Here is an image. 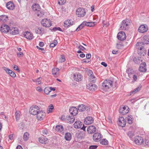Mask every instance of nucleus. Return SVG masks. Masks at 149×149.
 Here are the masks:
<instances>
[{"mask_svg":"<svg viewBox=\"0 0 149 149\" xmlns=\"http://www.w3.org/2000/svg\"><path fill=\"white\" fill-rule=\"evenodd\" d=\"M113 82L109 79L105 80L102 83V86L106 89L109 88L113 86Z\"/></svg>","mask_w":149,"mask_h":149,"instance_id":"nucleus-1","label":"nucleus"},{"mask_svg":"<svg viewBox=\"0 0 149 149\" xmlns=\"http://www.w3.org/2000/svg\"><path fill=\"white\" fill-rule=\"evenodd\" d=\"M128 19H126L122 21L120 25V29L121 30H127L129 27Z\"/></svg>","mask_w":149,"mask_h":149,"instance_id":"nucleus-2","label":"nucleus"},{"mask_svg":"<svg viewBox=\"0 0 149 149\" xmlns=\"http://www.w3.org/2000/svg\"><path fill=\"white\" fill-rule=\"evenodd\" d=\"M143 42H138L136 44V46H142L143 44H149V36L145 35L143 38Z\"/></svg>","mask_w":149,"mask_h":149,"instance_id":"nucleus-3","label":"nucleus"},{"mask_svg":"<svg viewBox=\"0 0 149 149\" xmlns=\"http://www.w3.org/2000/svg\"><path fill=\"white\" fill-rule=\"evenodd\" d=\"M86 12L84 9L79 8H78L76 12V14L78 17H83L85 16Z\"/></svg>","mask_w":149,"mask_h":149,"instance_id":"nucleus-4","label":"nucleus"},{"mask_svg":"<svg viewBox=\"0 0 149 149\" xmlns=\"http://www.w3.org/2000/svg\"><path fill=\"white\" fill-rule=\"evenodd\" d=\"M40 110L39 107L36 105L32 106L29 110L30 113L33 115H36L38 111Z\"/></svg>","mask_w":149,"mask_h":149,"instance_id":"nucleus-5","label":"nucleus"},{"mask_svg":"<svg viewBox=\"0 0 149 149\" xmlns=\"http://www.w3.org/2000/svg\"><path fill=\"white\" fill-rule=\"evenodd\" d=\"M42 25L44 27H49L52 25V23L50 19H43L41 22Z\"/></svg>","mask_w":149,"mask_h":149,"instance_id":"nucleus-6","label":"nucleus"},{"mask_svg":"<svg viewBox=\"0 0 149 149\" xmlns=\"http://www.w3.org/2000/svg\"><path fill=\"white\" fill-rule=\"evenodd\" d=\"M148 30V26L146 24H141L139 27L138 31L139 32L143 33L147 32Z\"/></svg>","mask_w":149,"mask_h":149,"instance_id":"nucleus-7","label":"nucleus"},{"mask_svg":"<svg viewBox=\"0 0 149 149\" xmlns=\"http://www.w3.org/2000/svg\"><path fill=\"white\" fill-rule=\"evenodd\" d=\"M77 110L78 111L82 112L86 110L87 111L90 110V107L88 106H86L83 104L79 105L78 107Z\"/></svg>","mask_w":149,"mask_h":149,"instance_id":"nucleus-8","label":"nucleus"},{"mask_svg":"<svg viewBox=\"0 0 149 149\" xmlns=\"http://www.w3.org/2000/svg\"><path fill=\"white\" fill-rule=\"evenodd\" d=\"M10 28L7 24H3L1 25L0 28L1 32L3 33H7L9 32Z\"/></svg>","mask_w":149,"mask_h":149,"instance_id":"nucleus-9","label":"nucleus"},{"mask_svg":"<svg viewBox=\"0 0 149 149\" xmlns=\"http://www.w3.org/2000/svg\"><path fill=\"white\" fill-rule=\"evenodd\" d=\"M129 108L127 106H124L123 107H120L119 109V112L123 115H125L129 112Z\"/></svg>","mask_w":149,"mask_h":149,"instance_id":"nucleus-10","label":"nucleus"},{"mask_svg":"<svg viewBox=\"0 0 149 149\" xmlns=\"http://www.w3.org/2000/svg\"><path fill=\"white\" fill-rule=\"evenodd\" d=\"M134 141L136 144L138 145L141 144L144 142L143 138L139 136H137L135 137Z\"/></svg>","mask_w":149,"mask_h":149,"instance_id":"nucleus-11","label":"nucleus"},{"mask_svg":"<svg viewBox=\"0 0 149 149\" xmlns=\"http://www.w3.org/2000/svg\"><path fill=\"white\" fill-rule=\"evenodd\" d=\"M137 48L139 49L138 51V53L141 56H143L146 54V51L144 49V47L142 46H137Z\"/></svg>","mask_w":149,"mask_h":149,"instance_id":"nucleus-12","label":"nucleus"},{"mask_svg":"<svg viewBox=\"0 0 149 149\" xmlns=\"http://www.w3.org/2000/svg\"><path fill=\"white\" fill-rule=\"evenodd\" d=\"M117 37L119 40L122 41L125 39L126 36L125 33L124 32L120 31L118 34Z\"/></svg>","mask_w":149,"mask_h":149,"instance_id":"nucleus-13","label":"nucleus"},{"mask_svg":"<svg viewBox=\"0 0 149 149\" xmlns=\"http://www.w3.org/2000/svg\"><path fill=\"white\" fill-rule=\"evenodd\" d=\"M93 141L95 142H99L101 139V134L98 133H95L93 137Z\"/></svg>","mask_w":149,"mask_h":149,"instance_id":"nucleus-14","label":"nucleus"},{"mask_svg":"<svg viewBox=\"0 0 149 149\" xmlns=\"http://www.w3.org/2000/svg\"><path fill=\"white\" fill-rule=\"evenodd\" d=\"M7 73L13 77H15L16 76L15 74L12 70L6 67L2 68Z\"/></svg>","mask_w":149,"mask_h":149,"instance_id":"nucleus-15","label":"nucleus"},{"mask_svg":"<svg viewBox=\"0 0 149 149\" xmlns=\"http://www.w3.org/2000/svg\"><path fill=\"white\" fill-rule=\"evenodd\" d=\"M94 119L91 116H88L84 119V123L87 125L91 124L93 123Z\"/></svg>","mask_w":149,"mask_h":149,"instance_id":"nucleus-16","label":"nucleus"},{"mask_svg":"<svg viewBox=\"0 0 149 149\" xmlns=\"http://www.w3.org/2000/svg\"><path fill=\"white\" fill-rule=\"evenodd\" d=\"M86 87L87 89L92 91H95L97 89V86L95 84L92 83L88 84L87 85Z\"/></svg>","mask_w":149,"mask_h":149,"instance_id":"nucleus-17","label":"nucleus"},{"mask_svg":"<svg viewBox=\"0 0 149 149\" xmlns=\"http://www.w3.org/2000/svg\"><path fill=\"white\" fill-rule=\"evenodd\" d=\"M118 125L122 127L125 126L126 122L125 119L123 117H120L118 119Z\"/></svg>","mask_w":149,"mask_h":149,"instance_id":"nucleus-18","label":"nucleus"},{"mask_svg":"<svg viewBox=\"0 0 149 149\" xmlns=\"http://www.w3.org/2000/svg\"><path fill=\"white\" fill-rule=\"evenodd\" d=\"M96 127L93 125L89 126L87 128V132L88 134H93L96 131Z\"/></svg>","mask_w":149,"mask_h":149,"instance_id":"nucleus-19","label":"nucleus"},{"mask_svg":"<svg viewBox=\"0 0 149 149\" xmlns=\"http://www.w3.org/2000/svg\"><path fill=\"white\" fill-rule=\"evenodd\" d=\"M69 111L70 113L73 116H76L78 113L77 109L75 107H72L70 109Z\"/></svg>","mask_w":149,"mask_h":149,"instance_id":"nucleus-20","label":"nucleus"},{"mask_svg":"<svg viewBox=\"0 0 149 149\" xmlns=\"http://www.w3.org/2000/svg\"><path fill=\"white\" fill-rule=\"evenodd\" d=\"M146 64L145 62L142 63L139 66V70L141 72H144L146 71Z\"/></svg>","mask_w":149,"mask_h":149,"instance_id":"nucleus-21","label":"nucleus"},{"mask_svg":"<svg viewBox=\"0 0 149 149\" xmlns=\"http://www.w3.org/2000/svg\"><path fill=\"white\" fill-rule=\"evenodd\" d=\"M10 33L13 35H16L19 33V30L17 27H12L10 29Z\"/></svg>","mask_w":149,"mask_h":149,"instance_id":"nucleus-22","label":"nucleus"},{"mask_svg":"<svg viewBox=\"0 0 149 149\" xmlns=\"http://www.w3.org/2000/svg\"><path fill=\"white\" fill-rule=\"evenodd\" d=\"M6 6L8 9L10 10H13L15 8L14 4L12 1H10L7 3Z\"/></svg>","mask_w":149,"mask_h":149,"instance_id":"nucleus-23","label":"nucleus"},{"mask_svg":"<svg viewBox=\"0 0 149 149\" xmlns=\"http://www.w3.org/2000/svg\"><path fill=\"white\" fill-rule=\"evenodd\" d=\"M24 36L28 39L31 40L33 38V35L28 31L25 32L24 34Z\"/></svg>","mask_w":149,"mask_h":149,"instance_id":"nucleus-24","label":"nucleus"},{"mask_svg":"<svg viewBox=\"0 0 149 149\" xmlns=\"http://www.w3.org/2000/svg\"><path fill=\"white\" fill-rule=\"evenodd\" d=\"M45 113L43 112V111H38V113L36 114V117L39 120H41L42 119V118L44 116L43 114L44 113Z\"/></svg>","mask_w":149,"mask_h":149,"instance_id":"nucleus-25","label":"nucleus"},{"mask_svg":"<svg viewBox=\"0 0 149 149\" xmlns=\"http://www.w3.org/2000/svg\"><path fill=\"white\" fill-rule=\"evenodd\" d=\"M66 120L68 121V123H73L75 120V118L74 116H67L66 117Z\"/></svg>","mask_w":149,"mask_h":149,"instance_id":"nucleus-26","label":"nucleus"},{"mask_svg":"<svg viewBox=\"0 0 149 149\" xmlns=\"http://www.w3.org/2000/svg\"><path fill=\"white\" fill-rule=\"evenodd\" d=\"M82 125V123L80 121H79L75 122L74 124V126L75 128L79 129L81 128Z\"/></svg>","mask_w":149,"mask_h":149,"instance_id":"nucleus-27","label":"nucleus"},{"mask_svg":"<svg viewBox=\"0 0 149 149\" xmlns=\"http://www.w3.org/2000/svg\"><path fill=\"white\" fill-rule=\"evenodd\" d=\"M55 130L58 132H61L63 130V127L62 125H56L55 128Z\"/></svg>","mask_w":149,"mask_h":149,"instance_id":"nucleus-28","label":"nucleus"},{"mask_svg":"<svg viewBox=\"0 0 149 149\" xmlns=\"http://www.w3.org/2000/svg\"><path fill=\"white\" fill-rule=\"evenodd\" d=\"M36 13L37 15L39 17H43L45 14L44 12H43L41 8L40 9H39L38 10H37Z\"/></svg>","mask_w":149,"mask_h":149,"instance_id":"nucleus-29","label":"nucleus"},{"mask_svg":"<svg viewBox=\"0 0 149 149\" xmlns=\"http://www.w3.org/2000/svg\"><path fill=\"white\" fill-rule=\"evenodd\" d=\"M81 75L80 74H74V79L77 81H81Z\"/></svg>","mask_w":149,"mask_h":149,"instance_id":"nucleus-30","label":"nucleus"},{"mask_svg":"<svg viewBox=\"0 0 149 149\" xmlns=\"http://www.w3.org/2000/svg\"><path fill=\"white\" fill-rule=\"evenodd\" d=\"M39 142L42 144H46L48 142V139L43 137H40L39 138Z\"/></svg>","mask_w":149,"mask_h":149,"instance_id":"nucleus-31","label":"nucleus"},{"mask_svg":"<svg viewBox=\"0 0 149 149\" xmlns=\"http://www.w3.org/2000/svg\"><path fill=\"white\" fill-rule=\"evenodd\" d=\"M32 9L34 11H37L40 9V5L38 3H36L33 5L32 6Z\"/></svg>","mask_w":149,"mask_h":149,"instance_id":"nucleus-32","label":"nucleus"},{"mask_svg":"<svg viewBox=\"0 0 149 149\" xmlns=\"http://www.w3.org/2000/svg\"><path fill=\"white\" fill-rule=\"evenodd\" d=\"M72 138V135L69 132L66 133L65 135V139L68 141L71 140Z\"/></svg>","mask_w":149,"mask_h":149,"instance_id":"nucleus-33","label":"nucleus"},{"mask_svg":"<svg viewBox=\"0 0 149 149\" xmlns=\"http://www.w3.org/2000/svg\"><path fill=\"white\" fill-rule=\"evenodd\" d=\"M127 118L128 123L130 124H132L134 120L132 116L131 115H128Z\"/></svg>","mask_w":149,"mask_h":149,"instance_id":"nucleus-34","label":"nucleus"},{"mask_svg":"<svg viewBox=\"0 0 149 149\" xmlns=\"http://www.w3.org/2000/svg\"><path fill=\"white\" fill-rule=\"evenodd\" d=\"M8 20V17L7 16L5 15H3L0 16V21H2L5 22Z\"/></svg>","mask_w":149,"mask_h":149,"instance_id":"nucleus-35","label":"nucleus"},{"mask_svg":"<svg viewBox=\"0 0 149 149\" xmlns=\"http://www.w3.org/2000/svg\"><path fill=\"white\" fill-rule=\"evenodd\" d=\"M20 112L19 111H16L15 113V119L17 121L19 119L20 117Z\"/></svg>","mask_w":149,"mask_h":149,"instance_id":"nucleus-36","label":"nucleus"},{"mask_svg":"<svg viewBox=\"0 0 149 149\" xmlns=\"http://www.w3.org/2000/svg\"><path fill=\"white\" fill-rule=\"evenodd\" d=\"M85 21L83 22L76 29V31H79L80 29H82L84 26H86Z\"/></svg>","mask_w":149,"mask_h":149,"instance_id":"nucleus-37","label":"nucleus"},{"mask_svg":"<svg viewBox=\"0 0 149 149\" xmlns=\"http://www.w3.org/2000/svg\"><path fill=\"white\" fill-rule=\"evenodd\" d=\"M29 134L27 132L24 133L23 136V139L24 141H26L28 140L29 138Z\"/></svg>","mask_w":149,"mask_h":149,"instance_id":"nucleus-38","label":"nucleus"},{"mask_svg":"<svg viewBox=\"0 0 149 149\" xmlns=\"http://www.w3.org/2000/svg\"><path fill=\"white\" fill-rule=\"evenodd\" d=\"M141 88V87H138L134 89L132 92L130 93V95H132V94H134L136 93L138 91H139Z\"/></svg>","mask_w":149,"mask_h":149,"instance_id":"nucleus-39","label":"nucleus"},{"mask_svg":"<svg viewBox=\"0 0 149 149\" xmlns=\"http://www.w3.org/2000/svg\"><path fill=\"white\" fill-rule=\"evenodd\" d=\"M54 109V107L52 104L50 105L47 109V112L48 113H52V110Z\"/></svg>","mask_w":149,"mask_h":149,"instance_id":"nucleus-40","label":"nucleus"},{"mask_svg":"<svg viewBox=\"0 0 149 149\" xmlns=\"http://www.w3.org/2000/svg\"><path fill=\"white\" fill-rule=\"evenodd\" d=\"M85 24H86V26H88L90 27H92L94 26L95 25L94 22H86V21H85Z\"/></svg>","mask_w":149,"mask_h":149,"instance_id":"nucleus-41","label":"nucleus"},{"mask_svg":"<svg viewBox=\"0 0 149 149\" xmlns=\"http://www.w3.org/2000/svg\"><path fill=\"white\" fill-rule=\"evenodd\" d=\"M57 41L56 40H54L53 42L51 43L49 45V47H54L57 44Z\"/></svg>","mask_w":149,"mask_h":149,"instance_id":"nucleus-42","label":"nucleus"},{"mask_svg":"<svg viewBox=\"0 0 149 149\" xmlns=\"http://www.w3.org/2000/svg\"><path fill=\"white\" fill-rule=\"evenodd\" d=\"M127 135L129 136V138L131 139L132 138V137L134 136V134L133 132L130 131H129L127 133Z\"/></svg>","mask_w":149,"mask_h":149,"instance_id":"nucleus-43","label":"nucleus"},{"mask_svg":"<svg viewBox=\"0 0 149 149\" xmlns=\"http://www.w3.org/2000/svg\"><path fill=\"white\" fill-rule=\"evenodd\" d=\"M59 70L58 68H54L52 70V72L53 74L56 75V73L59 71Z\"/></svg>","mask_w":149,"mask_h":149,"instance_id":"nucleus-44","label":"nucleus"},{"mask_svg":"<svg viewBox=\"0 0 149 149\" xmlns=\"http://www.w3.org/2000/svg\"><path fill=\"white\" fill-rule=\"evenodd\" d=\"M89 81L90 82L95 83L96 81L95 77L94 75L90 77L89 78Z\"/></svg>","mask_w":149,"mask_h":149,"instance_id":"nucleus-45","label":"nucleus"},{"mask_svg":"<svg viewBox=\"0 0 149 149\" xmlns=\"http://www.w3.org/2000/svg\"><path fill=\"white\" fill-rule=\"evenodd\" d=\"M108 141L105 139H103L102 140V141L100 142V144L103 145H106L108 144Z\"/></svg>","mask_w":149,"mask_h":149,"instance_id":"nucleus-46","label":"nucleus"},{"mask_svg":"<svg viewBox=\"0 0 149 149\" xmlns=\"http://www.w3.org/2000/svg\"><path fill=\"white\" fill-rule=\"evenodd\" d=\"M127 72L129 76H130V75L132 74H133L134 73V72L132 69L130 68H128L127 70Z\"/></svg>","mask_w":149,"mask_h":149,"instance_id":"nucleus-47","label":"nucleus"},{"mask_svg":"<svg viewBox=\"0 0 149 149\" xmlns=\"http://www.w3.org/2000/svg\"><path fill=\"white\" fill-rule=\"evenodd\" d=\"M44 91L46 94L48 95L50 92V89L48 87H46L44 89Z\"/></svg>","mask_w":149,"mask_h":149,"instance_id":"nucleus-48","label":"nucleus"},{"mask_svg":"<svg viewBox=\"0 0 149 149\" xmlns=\"http://www.w3.org/2000/svg\"><path fill=\"white\" fill-rule=\"evenodd\" d=\"M24 124L23 122L20 123L19 125V127L20 129H23L24 128Z\"/></svg>","mask_w":149,"mask_h":149,"instance_id":"nucleus-49","label":"nucleus"},{"mask_svg":"<svg viewBox=\"0 0 149 149\" xmlns=\"http://www.w3.org/2000/svg\"><path fill=\"white\" fill-rule=\"evenodd\" d=\"M43 135L44 136H46L48 134V131L47 129H45L42 131Z\"/></svg>","mask_w":149,"mask_h":149,"instance_id":"nucleus-50","label":"nucleus"},{"mask_svg":"<svg viewBox=\"0 0 149 149\" xmlns=\"http://www.w3.org/2000/svg\"><path fill=\"white\" fill-rule=\"evenodd\" d=\"M52 30L54 31H63L62 29L59 27H55L53 28Z\"/></svg>","mask_w":149,"mask_h":149,"instance_id":"nucleus-51","label":"nucleus"},{"mask_svg":"<svg viewBox=\"0 0 149 149\" xmlns=\"http://www.w3.org/2000/svg\"><path fill=\"white\" fill-rule=\"evenodd\" d=\"M60 60L61 62H64L65 61V59L64 55H61V58Z\"/></svg>","mask_w":149,"mask_h":149,"instance_id":"nucleus-52","label":"nucleus"},{"mask_svg":"<svg viewBox=\"0 0 149 149\" xmlns=\"http://www.w3.org/2000/svg\"><path fill=\"white\" fill-rule=\"evenodd\" d=\"M84 136L82 133L80 132L78 134L77 137L79 139H81L84 138Z\"/></svg>","mask_w":149,"mask_h":149,"instance_id":"nucleus-53","label":"nucleus"},{"mask_svg":"<svg viewBox=\"0 0 149 149\" xmlns=\"http://www.w3.org/2000/svg\"><path fill=\"white\" fill-rule=\"evenodd\" d=\"M35 31L36 33L37 34H40L41 33V31L40 29V27L36 29H35Z\"/></svg>","mask_w":149,"mask_h":149,"instance_id":"nucleus-54","label":"nucleus"},{"mask_svg":"<svg viewBox=\"0 0 149 149\" xmlns=\"http://www.w3.org/2000/svg\"><path fill=\"white\" fill-rule=\"evenodd\" d=\"M87 74L88 76H90V77L93 76V72L90 70H88L87 71Z\"/></svg>","mask_w":149,"mask_h":149,"instance_id":"nucleus-55","label":"nucleus"},{"mask_svg":"<svg viewBox=\"0 0 149 149\" xmlns=\"http://www.w3.org/2000/svg\"><path fill=\"white\" fill-rule=\"evenodd\" d=\"M97 147V145H91L89 147V149H96Z\"/></svg>","mask_w":149,"mask_h":149,"instance_id":"nucleus-56","label":"nucleus"},{"mask_svg":"<svg viewBox=\"0 0 149 149\" xmlns=\"http://www.w3.org/2000/svg\"><path fill=\"white\" fill-rule=\"evenodd\" d=\"M133 61L135 63L138 64L139 63V60L138 59V58L136 57L134 58Z\"/></svg>","mask_w":149,"mask_h":149,"instance_id":"nucleus-57","label":"nucleus"},{"mask_svg":"<svg viewBox=\"0 0 149 149\" xmlns=\"http://www.w3.org/2000/svg\"><path fill=\"white\" fill-rule=\"evenodd\" d=\"M64 26L65 27H68L70 26L69 24V22H68V20L65 21L64 23Z\"/></svg>","mask_w":149,"mask_h":149,"instance_id":"nucleus-58","label":"nucleus"},{"mask_svg":"<svg viewBox=\"0 0 149 149\" xmlns=\"http://www.w3.org/2000/svg\"><path fill=\"white\" fill-rule=\"evenodd\" d=\"M66 2V0H60L58 1V3L60 5H62L64 4Z\"/></svg>","mask_w":149,"mask_h":149,"instance_id":"nucleus-59","label":"nucleus"},{"mask_svg":"<svg viewBox=\"0 0 149 149\" xmlns=\"http://www.w3.org/2000/svg\"><path fill=\"white\" fill-rule=\"evenodd\" d=\"M79 49L81 51H84L86 50V49L82 45H79L78 47Z\"/></svg>","mask_w":149,"mask_h":149,"instance_id":"nucleus-60","label":"nucleus"},{"mask_svg":"<svg viewBox=\"0 0 149 149\" xmlns=\"http://www.w3.org/2000/svg\"><path fill=\"white\" fill-rule=\"evenodd\" d=\"M13 68L15 70L17 71V72H19L20 71L18 66L16 65H15L13 67Z\"/></svg>","mask_w":149,"mask_h":149,"instance_id":"nucleus-61","label":"nucleus"},{"mask_svg":"<svg viewBox=\"0 0 149 149\" xmlns=\"http://www.w3.org/2000/svg\"><path fill=\"white\" fill-rule=\"evenodd\" d=\"M17 55L18 57H20L23 56V54L22 52H19V53H17Z\"/></svg>","mask_w":149,"mask_h":149,"instance_id":"nucleus-62","label":"nucleus"},{"mask_svg":"<svg viewBox=\"0 0 149 149\" xmlns=\"http://www.w3.org/2000/svg\"><path fill=\"white\" fill-rule=\"evenodd\" d=\"M86 58L87 59H89L91 57V55L90 53H88L86 54Z\"/></svg>","mask_w":149,"mask_h":149,"instance_id":"nucleus-63","label":"nucleus"},{"mask_svg":"<svg viewBox=\"0 0 149 149\" xmlns=\"http://www.w3.org/2000/svg\"><path fill=\"white\" fill-rule=\"evenodd\" d=\"M68 22H69V25H72L74 24L72 20H68Z\"/></svg>","mask_w":149,"mask_h":149,"instance_id":"nucleus-64","label":"nucleus"}]
</instances>
